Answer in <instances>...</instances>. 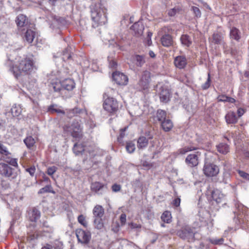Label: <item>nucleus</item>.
<instances>
[{"label":"nucleus","mask_w":249,"mask_h":249,"mask_svg":"<svg viewBox=\"0 0 249 249\" xmlns=\"http://www.w3.org/2000/svg\"><path fill=\"white\" fill-rule=\"evenodd\" d=\"M35 68L33 60L29 57L21 59L18 66L10 67V71L17 77L19 74L30 73Z\"/></svg>","instance_id":"f257e3e1"},{"label":"nucleus","mask_w":249,"mask_h":249,"mask_svg":"<svg viewBox=\"0 0 249 249\" xmlns=\"http://www.w3.org/2000/svg\"><path fill=\"white\" fill-rule=\"evenodd\" d=\"M91 17L92 21V26L96 28L104 25L107 22V18L103 10L97 5H95L91 9Z\"/></svg>","instance_id":"f03ea898"},{"label":"nucleus","mask_w":249,"mask_h":249,"mask_svg":"<svg viewBox=\"0 0 249 249\" xmlns=\"http://www.w3.org/2000/svg\"><path fill=\"white\" fill-rule=\"evenodd\" d=\"M103 97L104 100L103 107L104 110L111 114L115 113L119 107L118 102L116 99L108 96L107 93L104 94Z\"/></svg>","instance_id":"7ed1b4c3"},{"label":"nucleus","mask_w":249,"mask_h":249,"mask_svg":"<svg viewBox=\"0 0 249 249\" xmlns=\"http://www.w3.org/2000/svg\"><path fill=\"white\" fill-rule=\"evenodd\" d=\"M151 73L147 70L142 71L140 76L137 84V88L139 90H146L150 88V84L151 82Z\"/></svg>","instance_id":"20e7f679"},{"label":"nucleus","mask_w":249,"mask_h":249,"mask_svg":"<svg viewBox=\"0 0 249 249\" xmlns=\"http://www.w3.org/2000/svg\"><path fill=\"white\" fill-rule=\"evenodd\" d=\"M64 129L65 131L70 132L74 138H80L83 136V128L80 123L77 121H73L70 125H65Z\"/></svg>","instance_id":"39448f33"},{"label":"nucleus","mask_w":249,"mask_h":249,"mask_svg":"<svg viewBox=\"0 0 249 249\" xmlns=\"http://www.w3.org/2000/svg\"><path fill=\"white\" fill-rule=\"evenodd\" d=\"M204 175L208 177L216 176L219 172V167L211 162H205L203 169Z\"/></svg>","instance_id":"423d86ee"},{"label":"nucleus","mask_w":249,"mask_h":249,"mask_svg":"<svg viewBox=\"0 0 249 249\" xmlns=\"http://www.w3.org/2000/svg\"><path fill=\"white\" fill-rule=\"evenodd\" d=\"M177 235L184 240L192 241L195 237L194 229L189 227H185L178 231Z\"/></svg>","instance_id":"0eeeda50"},{"label":"nucleus","mask_w":249,"mask_h":249,"mask_svg":"<svg viewBox=\"0 0 249 249\" xmlns=\"http://www.w3.org/2000/svg\"><path fill=\"white\" fill-rule=\"evenodd\" d=\"M76 235L78 241L84 244L88 243L91 238L90 232L81 229L76 230Z\"/></svg>","instance_id":"6e6552de"},{"label":"nucleus","mask_w":249,"mask_h":249,"mask_svg":"<svg viewBox=\"0 0 249 249\" xmlns=\"http://www.w3.org/2000/svg\"><path fill=\"white\" fill-rule=\"evenodd\" d=\"M91 190L98 195H103L107 191V185L100 182H94L91 183Z\"/></svg>","instance_id":"1a4fd4ad"},{"label":"nucleus","mask_w":249,"mask_h":249,"mask_svg":"<svg viewBox=\"0 0 249 249\" xmlns=\"http://www.w3.org/2000/svg\"><path fill=\"white\" fill-rule=\"evenodd\" d=\"M112 77L116 83L120 85H125L128 82V79L127 76L118 71L114 72Z\"/></svg>","instance_id":"9d476101"},{"label":"nucleus","mask_w":249,"mask_h":249,"mask_svg":"<svg viewBox=\"0 0 249 249\" xmlns=\"http://www.w3.org/2000/svg\"><path fill=\"white\" fill-rule=\"evenodd\" d=\"M212 198L217 204L224 202L225 200V195L223 194L221 191L217 189H215L211 192Z\"/></svg>","instance_id":"9b49d317"},{"label":"nucleus","mask_w":249,"mask_h":249,"mask_svg":"<svg viewBox=\"0 0 249 249\" xmlns=\"http://www.w3.org/2000/svg\"><path fill=\"white\" fill-rule=\"evenodd\" d=\"M199 152H197L194 154H191L187 156L185 159V162L188 166L195 167L198 164Z\"/></svg>","instance_id":"f8f14e48"},{"label":"nucleus","mask_w":249,"mask_h":249,"mask_svg":"<svg viewBox=\"0 0 249 249\" xmlns=\"http://www.w3.org/2000/svg\"><path fill=\"white\" fill-rule=\"evenodd\" d=\"M61 86L63 89H64V95L66 91H71L75 87V83L73 80L67 78L61 81Z\"/></svg>","instance_id":"ddd939ff"},{"label":"nucleus","mask_w":249,"mask_h":249,"mask_svg":"<svg viewBox=\"0 0 249 249\" xmlns=\"http://www.w3.org/2000/svg\"><path fill=\"white\" fill-rule=\"evenodd\" d=\"M13 169L8 164L0 162V174L5 177H10L13 174Z\"/></svg>","instance_id":"4468645a"},{"label":"nucleus","mask_w":249,"mask_h":249,"mask_svg":"<svg viewBox=\"0 0 249 249\" xmlns=\"http://www.w3.org/2000/svg\"><path fill=\"white\" fill-rule=\"evenodd\" d=\"M40 215V211L35 207L30 209L28 212V218L32 222H36Z\"/></svg>","instance_id":"2eb2a0df"},{"label":"nucleus","mask_w":249,"mask_h":249,"mask_svg":"<svg viewBox=\"0 0 249 249\" xmlns=\"http://www.w3.org/2000/svg\"><path fill=\"white\" fill-rule=\"evenodd\" d=\"M50 89L51 90L53 89L54 92H57L60 93L63 97L65 98H68L70 97V95H64V89H63L61 86V82H53L51 83L50 85Z\"/></svg>","instance_id":"dca6fc26"},{"label":"nucleus","mask_w":249,"mask_h":249,"mask_svg":"<svg viewBox=\"0 0 249 249\" xmlns=\"http://www.w3.org/2000/svg\"><path fill=\"white\" fill-rule=\"evenodd\" d=\"M130 29L134 32L135 36H139L142 35L144 26L142 22H136L131 27Z\"/></svg>","instance_id":"f3484780"},{"label":"nucleus","mask_w":249,"mask_h":249,"mask_svg":"<svg viewBox=\"0 0 249 249\" xmlns=\"http://www.w3.org/2000/svg\"><path fill=\"white\" fill-rule=\"evenodd\" d=\"M174 64L176 67L181 69L185 68L187 65V60L185 56H178L174 59Z\"/></svg>","instance_id":"a211bd4d"},{"label":"nucleus","mask_w":249,"mask_h":249,"mask_svg":"<svg viewBox=\"0 0 249 249\" xmlns=\"http://www.w3.org/2000/svg\"><path fill=\"white\" fill-rule=\"evenodd\" d=\"M161 42L163 46L170 47L173 44L172 37L169 35H165L161 38Z\"/></svg>","instance_id":"6ab92c4d"},{"label":"nucleus","mask_w":249,"mask_h":249,"mask_svg":"<svg viewBox=\"0 0 249 249\" xmlns=\"http://www.w3.org/2000/svg\"><path fill=\"white\" fill-rule=\"evenodd\" d=\"M171 93L167 89H162L160 94V101L167 103L170 100Z\"/></svg>","instance_id":"aec40b11"},{"label":"nucleus","mask_w":249,"mask_h":249,"mask_svg":"<svg viewBox=\"0 0 249 249\" xmlns=\"http://www.w3.org/2000/svg\"><path fill=\"white\" fill-rule=\"evenodd\" d=\"M225 119L228 124H235L238 121V118L233 112H228L225 116Z\"/></svg>","instance_id":"412c9836"},{"label":"nucleus","mask_w":249,"mask_h":249,"mask_svg":"<svg viewBox=\"0 0 249 249\" xmlns=\"http://www.w3.org/2000/svg\"><path fill=\"white\" fill-rule=\"evenodd\" d=\"M216 149L219 153L224 155L227 154L230 151L229 146L223 142L217 145Z\"/></svg>","instance_id":"4be33fe9"},{"label":"nucleus","mask_w":249,"mask_h":249,"mask_svg":"<svg viewBox=\"0 0 249 249\" xmlns=\"http://www.w3.org/2000/svg\"><path fill=\"white\" fill-rule=\"evenodd\" d=\"M104 213V210L102 206L96 205L93 210V214L96 218H101Z\"/></svg>","instance_id":"5701e85b"},{"label":"nucleus","mask_w":249,"mask_h":249,"mask_svg":"<svg viewBox=\"0 0 249 249\" xmlns=\"http://www.w3.org/2000/svg\"><path fill=\"white\" fill-rule=\"evenodd\" d=\"M148 140L144 136H141L137 141V146L139 149H143L147 147Z\"/></svg>","instance_id":"b1692460"},{"label":"nucleus","mask_w":249,"mask_h":249,"mask_svg":"<svg viewBox=\"0 0 249 249\" xmlns=\"http://www.w3.org/2000/svg\"><path fill=\"white\" fill-rule=\"evenodd\" d=\"M35 36V32L31 29H28L25 33L24 37L27 42L31 43L33 42Z\"/></svg>","instance_id":"393cba45"},{"label":"nucleus","mask_w":249,"mask_h":249,"mask_svg":"<svg viewBox=\"0 0 249 249\" xmlns=\"http://www.w3.org/2000/svg\"><path fill=\"white\" fill-rule=\"evenodd\" d=\"M133 58L138 67H142L145 62V57L143 55L136 54L133 56Z\"/></svg>","instance_id":"a878e982"},{"label":"nucleus","mask_w":249,"mask_h":249,"mask_svg":"<svg viewBox=\"0 0 249 249\" xmlns=\"http://www.w3.org/2000/svg\"><path fill=\"white\" fill-rule=\"evenodd\" d=\"M162 129L166 132L170 131L173 127V123L170 119H166L161 122Z\"/></svg>","instance_id":"bb28decb"},{"label":"nucleus","mask_w":249,"mask_h":249,"mask_svg":"<svg viewBox=\"0 0 249 249\" xmlns=\"http://www.w3.org/2000/svg\"><path fill=\"white\" fill-rule=\"evenodd\" d=\"M180 41L184 46L189 47L192 43L191 38L187 35H183L180 37Z\"/></svg>","instance_id":"cd10ccee"},{"label":"nucleus","mask_w":249,"mask_h":249,"mask_svg":"<svg viewBox=\"0 0 249 249\" xmlns=\"http://www.w3.org/2000/svg\"><path fill=\"white\" fill-rule=\"evenodd\" d=\"M11 112L14 117L19 116L22 112V109L20 106L15 104L11 108Z\"/></svg>","instance_id":"c85d7f7f"},{"label":"nucleus","mask_w":249,"mask_h":249,"mask_svg":"<svg viewBox=\"0 0 249 249\" xmlns=\"http://www.w3.org/2000/svg\"><path fill=\"white\" fill-rule=\"evenodd\" d=\"M155 145L156 147L153 149V150H154L155 154H158L162 149L161 146L160 145V142L158 140L155 139L152 142V146L151 147V150H153L152 148L154 147Z\"/></svg>","instance_id":"c756f323"},{"label":"nucleus","mask_w":249,"mask_h":249,"mask_svg":"<svg viewBox=\"0 0 249 249\" xmlns=\"http://www.w3.org/2000/svg\"><path fill=\"white\" fill-rule=\"evenodd\" d=\"M230 36L231 38L238 41L240 38L239 31L235 27L232 28L230 31Z\"/></svg>","instance_id":"7c9ffc66"},{"label":"nucleus","mask_w":249,"mask_h":249,"mask_svg":"<svg viewBox=\"0 0 249 249\" xmlns=\"http://www.w3.org/2000/svg\"><path fill=\"white\" fill-rule=\"evenodd\" d=\"M166 112L165 111L161 109H158L157 112L156 118L160 123L166 120Z\"/></svg>","instance_id":"2f4dec72"},{"label":"nucleus","mask_w":249,"mask_h":249,"mask_svg":"<svg viewBox=\"0 0 249 249\" xmlns=\"http://www.w3.org/2000/svg\"><path fill=\"white\" fill-rule=\"evenodd\" d=\"M85 151L82 145L78 143H75L73 147V151L76 155L81 154Z\"/></svg>","instance_id":"473e14b6"},{"label":"nucleus","mask_w":249,"mask_h":249,"mask_svg":"<svg viewBox=\"0 0 249 249\" xmlns=\"http://www.w3.org/2000/svg\"><path fill=\"white\" fill-rule=\"evenodd\" d=\"M212 42L216 44H221L223 43V37L219 34L214 33L213 35Z\"/></svg>","instance_id":"72a5a7b5"},{"label":"nucleus","mask_w":249,"mask_h":249,"mask_svg":"<svg viewBox=\"0 0 249 249\" xmlns=\"http://www.w3.org/2000/svg\"><path fill=\"white\" fill-rule=\"evenodd\" d=\"M218 100L219 102H227L231 103H233L235 102V100L234 98L227 96L224 95H219L218 97Z\"/></svg>","instance_id":"f704fd0d"},{"label":"nucleus","mask_w":249,"mask_h":249,"mask_svg":"<svg viewBox=\"0 0 249 249\" xmlns=\"http://www.w3.org/2000/svg\"><path fill=\"white\" fill-rule=\"evenodd\" d=\"M26 21V17L23 15H19L17 17V23L18 26L23 27Z\"/></svg>","instance_id":"c9c22d12"},{"label":"nucleus","mask_w":249,"mask_h":249,"mask_svg":"<svg viewBox=\"0 0 249 249\" xmlns=\"http://www.w3.org/2000/svg\"><path fill=\"white\" fill-rule=\"evenodd\" d=\"M171 214L168 211L164 212L161 216V220L167 223H169L171 221Z\"/></svg>","instance_id":"e433bc0d"},{"label":"nucleus","mask_w":249,"mask_h":249,"mask_svg":"<svg viewBox=\"0 0 249 249\" xmlns=\"http://www.w3.org/2000/svg\"><path fill=\"white\" fill-rule=\"evenodd\" d=\"M70 49V47H68L63 51L62 58L64 61L69 60L71 58V55Z\"/></svg>","instance_id":"4c0bfd02"},{"label":"nucleus","mask_w":249,"mask_h":249,"mask_svg":"<svg viewBox=\"0 0 249 249\" xmlns=\"http://www.w3.org/2000/svg\"><path fill=\"white\" fill-rule=\"evenodd\" d=\"M46 193H52L54 194L55 192L53 191V188L51 185H48L44 187L41 188L39 190L38 194H42Z\"/></svg>","instance_id":"58836bf2"},{"label":"nucleus","mask_w":249,"mask_h":249,"mask_svg":"<svg viewBox=\"0 0 249 249\" xmlns=\"http://www.w3.org/2000/svg\"><path fill=\"white\" fill-rule=\"evenodd\" d=\"M94 226L98 230H101L104 227V224L101 218H96L94 220Z\"/></svg>","instance_id":"ea45409f"},{"label":"nucleus","mask_w":249,"mask_h":249,"mask_svg":"<svg viewBox=\"0 0 249 249\" xmlns=\"http://www.w3.org/2000/svg\"><path fill=\"white\" fill-rule=\"evenodd\" d=\"M180 11V9L178 7H175L173 8L169 9L167 11V14L170 17L175 16L177 14H178Z\"/></svg>","instance_id":"a19ab883"},{"label":"nucleus","mask_w":249,"mask_h":249,"mask_svg":"<svg viewBox=\"0 0 249 249\" xmlns=\"http://www.w3.org/2000/svg\"><path fill=\"white\" fill-rule=\"evenodd\" d=\"M196 148L193 146H185L184 147H183L182 148L179 149L178 151V153L179 154L181 155H184L186 154L187 152L196 150Z\"/></svg>","instance_id":"79ce46f5"},{"label":"nucleus","mask_w":249,"mask_h":249,"mask_svg":"<svg viewBox=\"0 0 249 249\" xmlns=\"http://www.w3.org/2000/svg\"><path fill=\"white\" fill-rule=\"evenodd\" d=\"M57 106L56 105H52L49 107L48 109L51 112H55L57 113H61L63 115L65 114V112L64 110L57 108Z\"/></svg>","instance_id":"37998d69"},{"label":"nucleus","mask_w":249,"mask_h":249,"mask_svg":"<svg viewBox=\"0 0 249 249\" xmlns=\"http://www.w3.org/2000/svg\"><path fill=\"white\" fill-rule=\"evenodd\" d=\"M24 142L28 148H30L33 146L35 143V141L32 137L30 136L25 139Z\"/></svg>","instance_id":"c03bdc74"},{"label":"nucleus","mask_w":249,"mask_h":249,"mask_svg":"<svg viewBox=\"0 0 249 249\" xmlns=\"http://www.w3.org/2000/svg\"><path fill=\"white\" fill-rule=\"evenodd\" d=\"M136 149L135 144L132 142H129L126 143V149L129 153H132Z\"/></svg>","instance_id":"a18cd8bd"},{"label":"nucleus","mask_w":249,"mask_h":249,"mask_svg":"<svg viewBox=\"0 0 249 249\" xmlns=\"http://www.w3.org/2000/svg\"><path fill=\"white\" fill-rule=\"evenodd\" d=\"M78 221L84 227H86L87 226V222L86 220L85 217L83 215L81 214L78 217Z\"/></svg>","instance_id":"49530a36"},{"label":"nucleus","mask_w":249,"mask_h":249,"mask_svg":"<svg viewBox=\"0 0 249 249\" xmlns=\"http://www.w3.org/2000/svg\"><path fill=\"white\" fill-rule=\"evenodd\" d=\"M211 83V78L210 73L208 74V76L206 82L202 85V88L203 89H207L210 86Z\"/></svg>","instance_id":"de8ad7c7"},{"label":"nucleus","mask_w":249,"mask_h":249,"mask_svg":"<svg viewBox=\"0 0 249 249\" xmlns=\"http://www.w3.org/2000/svg\"><path fill=\"white\" fill-rule=\"evenodd\" d=\"M192 10H193V11L196 17L200 18L201 17V11L198 7H196V6H192Z\"/></svg>","instance_id":"09e8293b"},{"label":"nucleus","mask_w":249,"mask_h":249,"mask_svg":"<svg viewBox=\"0 0 249 249\" xmlns=\"http://www.w3.org/2000/svg\"><path fill=\"white\" fill-rule=\"evenodd\" d=\"M0 153L5 156H7L9 154L6 147L1 143H0Z\"/></svg>","instance_id":"8fccbe9b"},{"label":"nucleus","mask_w":249,"mask_h":249,"mask_svg":"<svg viewBox=\"0 0 249 249\" xmlns=\"http://www.w3.org/2000/svg\"><path fill=\"white\" fill-rule=\"evenodd\" d=\"M238 173L243 178L249 180V174L248 173L241 170H238Z\"/></svg>","instance_id":"3c124183"},{"label":"nucleus","mask_w":249,"mask_h":249,"mask_svg":"<svg viewBox=\"0 0 249 249\" xmlns=\"http://www.w3.org/2000/svg\"><path fill=\"white\" fill-rule=\"evenodd\" d=\"M229 174L227 172H225L223 173L222 175V179L220 181L221 182H223L225 184H227L228 183V178H229Z\"/></svg>","instance_id":"603ef678"},{"label":"nucleus","mask_w":249,"mask_h":249,"mask_svg":"<svg viewBox=\"0 0 249 249\" xmlns=\"http://www.w3.org/2000/svg\"><path fill=\"white\" fill-rule=\"evenodd\" d=\"M57 167L53 166L48 168L47 174L50 176H52L57 170Z\"/></svg>","instance_id":"864d4df0"},{"label":"nucleus","mask_w":249,"mask_h":249,"mask_svg":"<svg viewBox=\"0 0 249 249\" xmlns=\"http://www.w3.org/2000/svg\"><path fill=\"white\" fill-rule=\"evenodd\" d=\"M53 249H62L63 244L61 242L56 241L53 246Z\"/></svg>","instance_id":"5fc2aeb1"},{"label":"nucleus","mask_w":249,"mask_h":249,"mask_svg":"<svg viewBox=\"0 0 249 249\" xmlns=\"http://www.w3.org/2000/svg\"><path fill=\"white\" fill-rule=\"evenodd\" d=\"M26 171L28 172L32 177H33L36 171L35 166H32L31 167L26 169Z\"/></svg>","instance_id":"6e6d98bb"},{"label":"nucleus","mask_w":249,"mask_h":249,"mask_svg":"<svg viewBox=\"0 0 249 249\" xmlns=\"http://www.w3.org/2000/svg\"><path fill=\"white\" fill-rule=\"evenodd\" d=\"M223 241H224V240L222 238L217 239H213L211 240V242L213 244H215V245L222 244L223 243Z\"/></svg>","instance_id":"4d7b16f0"},{"label":"nucleus","mask_w":249,"mask_h":249,"mask_svg":"<svg viewBox=\"0 0 249 249\" xmlns=\"http://www.w3.org/2000/svg\"><path fill=\"white\" fill-rule=\"evenodd\" d=\"M7 163L15 167H17L18 165L16 159H12L9 160H7Z\"/></svg>","instance_id":"13d9d810"},{"label":"nucleus","mask_w":249,"mask_h":249,"mask_svg":"<svg viewBox=\"0 0 249 249\" xmlns=\"http://www.w3.org/2000/svg\"><path fill=\"white\" fill-rule=\"evenodd\" d=\"M121 186L117 184H115L112 186V191L114 192H119L121 190Z\"/></svg>","instance_id":"bf43d9fd"},{"label":"nucleus","mask_w":249,"mask_h":249,"mask_svg":"<svg viewBox=\"0 0 249 249\" xmlns=\"http://www.w3.org/2000/svg\"><path fill=\"white\" fill-rule=\"evenodd\" d=\"M117 63L114 60L109 61V67L110 68L115 69L117 67Z\"/></svg>","instance_id":"052dcab7"},{"label":"nucleus","mask_w":249,"mask_h":249,"mask_svg":"<svg viewBox=\"0 0 249 249\" xmlns=\"http://www.w3.org/2000/svg\"><path fill=\"white\" fill-rule=\"evenodd\" d=\"M72 111L75 113V116L80 114L82 113L84 110L83 109H81L80 108H79L78 107H75L72 109Z\"/></svg>","instance_id":"680f3d73"},{"label":"nucleus","mask_w":249,"mask_h":249,"mask_svg":"<svg viewBox=\"0 0 249 249\" xmlns=\"http://www.w3.org/2000/svg\"><path fill=\"white\" fill-rule=\"evenodd\" d=\"M120 221L122 225H124L126 222V215L122 213L120 216Z\"/></svg>","instance_id":"e2e57ef3"},{"label":"nucleus","mask_w":249,"mask_h":249,"mask_svg":"<svg viewBox=\"0 0 249 249\" xmlns=\"http://www.w3.org/2000/svg\"><path fill=\"white\" fill-rule=\"evenodd\" d=\"M129 226L131 229H138L141 227L140 225L134 223H130Z\"/></svg>","instance_id":"0e129e2a"},{"label":"nucleus","mask_w":249,"mask_h":249,"mask_svg":"<svg viewBox=\"0 0 249 249\" xmlns=\"http://www.w3.org/2000/svg\"><path fill=\"white\" fill-rule=\"evenodd\" d=\"M180 203V199L179 198H177L174 199L173 201V204L176 207H178L179 206Z\"/></svg>","instance_id":"69168bd1"},{"label":"nucleus","mask_w":249,"mask_h":249,"mask_svg":"<svg viewBox=\"0 0 249 249\" xmlns=\"http://www.w3.org/2000/svg\"><path fill=\"white\" fill-rule=\"evenodd\" d=\"M244 113H245V110L243 108H239L238 109L237 114H238V116L239 117L242 116L244 114Z\"/></svg>","instance_id":"338daca9"},{"label":"nucleus","mask_w":249,"mask_h":249,"mask_svg":"<svg viewBox=\"0 0 249 249\" xmlns=\"http://www.w3.org/2000/svg\"><path fill=\"white\" fill-rule=\"evenodd\" d=\"M41 249H53V247L50 244H47L43 246Z\"/></svg>","instance_id":"774afa93"}]
</instances>
